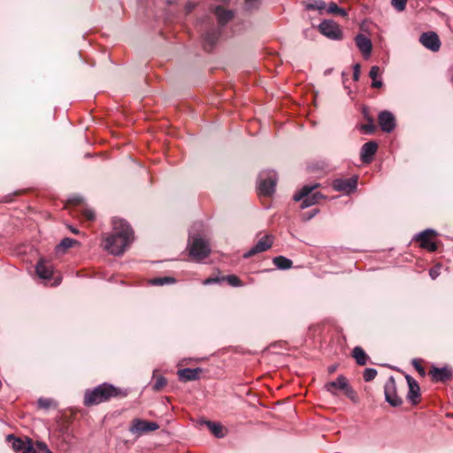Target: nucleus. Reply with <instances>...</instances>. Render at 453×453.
Returning a JSON list of instances; mask_svg holds the SVG:
<instances>
[{
    "mask_svg": "<svg viewBox=\"0 0 453 453\" xmlns=\"http://www.w3.org/2000/svg\"><path fill=\"white\" fill-rule=\"evenodd\" d=\"M134 240L130 226L121 219L112 220V233L104 239V248L111 255H122Z\"/></svg>",
    "mask_w": 453,
    "mask_h": 453,
    "instance_id": "f257e3e1",
    "label": "nucleus"
},
{
    "mask_svg": "<svg viewBox=\"0 0 453 453\" xmlns=\"http://www.w3.org/2000/svg\"><path fill=\"white\" fill-rule=\"evenodd\" d=\"M127 391L116 388L111 384L103 383L93 389H88L85 392L84 404L86 406L96 405L101 403L106 402L112 397H124Z\"/></svg>",
    "mask_w": 453,
    "mask_h": 453,
    "instance_id": "f03ea898",
    "label": "nucleus"
},
{
    "mask_svg": "<svg viewBox=\"0 0 453 453\" xmlns=\"http://www.w3.org/2000/svg\"><path fill=\"white\" fill-rule=\"evenodd\" d=\"M319 187V184L312 185H305L302 188V189L295 194L294 200L301 201V208L305 209L311 207L319 203V201L323 198V196L319 192L312 191Z\"/></svg>",
    "mask_w": 453,
    "mask_h": 453,
    "instance_id": "7ed1b4c3",
    "label": "nucleus"
},
{
    "mask_svg": "<svg viewBox=\"0 0 453 453\" xmlns=\"http://www.w3.org/2000/svg\"><path fill=\"white\" fill-rule=\"evenodd\" d=\"M324 388L332 395H338V392L342 391L352 401L356 398L353 388L350 387L347 378L343 375H339L335 380L326 383Z\"/></svg>",
    "mask_w": 453,
    "mask_h": 453,
    "instance_id": "20e7f679",
    "label": "nucleus"
},
{
    "mask_svg": "<svg viewBox=\"0 0 453 453\" xmlns=\"http://www.w3.org/2000/svg\"><path fill=\"white\" fill-rule=\"evenodd\" d=\"M188 250L190 257L196 261H201L211 253L208 242L200 236H194L189 240Z\"/></svg>",
    "mask_w": 453,
    "mask_h": 453,
    "instance_id": "39448f33",
    "label": "nucleus"
},
{
    "mask_svg": "<svg viewBox=\"0 0 453 453\" xmlns=\"http://www.w3.org/2000/svg\"><path fill=\"white\" fill-rule=\"evenodd\" d=\"M277 174L274 171H263L258 175L259 195L269 196L275 191Z\"/></svg>",
    "mask_w": 453,
    "mask_h": 453,
    "instance_id": "423d86ee",
    "label": "nucleus"
},
{
    "mask_svg": "<svg viewBox=\"0 0 453 453\" xmlns=\"http://www.w3.org/2000/svg\"><path fill=\"white\" fill-rule=\"evenodd\" d=\"M159 428V425L154 421H147L141 418H134L129 427V432L136 436L140 437L144 434L156 431Z\"/></svg>",
    "mask_w": 453,
    "mask_h": 453,
    "instance_id": "0eeeda50",
    "label": "nucleus"
},
{
    "mask_svg": "<svg viewBox=\"0 0 453 453\" xmlns=\"http://www.w3.org/2000/svg\"><path fill=\"white\" fill-rule=\"evenodd\" d=\"M437 235L435 230L428 228L415 235L414 240L419 242V246L422 249L429 251H435L437 250L436 243L433 241Z\"/></svg>",
    "mask_w": 453,
    "mask_h": 453,
    "instance_id": "6e6552de",
    "label": "nucleus"
},
{
    "mask_svg": "<svg viewBox=\"0 0 453 453\" xmlns=\"http://www.w3.org/2000/svg\"><path fill=\"white\" fill-rule=\"evenodd\" d=\"M386 401L393 407L400 406L403 403L402 398L396 393L395 378L390 376L384 385Z\"/></svg>",
    "mask_w": 453,
    "mask_h": 453,
    "instance_id": "1a4fd4ad",
    "label": "nucleus"
},
{
    "mask_svg": "<svg viewBox=\"0 0 453 453\" xmlns=\"http://www.w3.org/2000/svg\"><path fill=\"white\" fill-rule=\"evenodd\" d=\"M319 32L333 40H338L342 38V31L340 27L332 20H324L319 26Z\"/></svg>",
    "mask_w": 453,
    "mask_h": 453,
    "instance_id": "9d476101",
    "label": "nucleus"
},
{
    "mask_svg": "<svg viewBox=\"0 0 453 453\" xmlns=\"http://www.w3.org/2000/svg\"><path fill=\"white\" fill-rule=\"evenodd\" d=\"M273 243V236L266 234L262 237L250 250L243 254L244 258H249L256 254L264 252L269 250Z\"/></svg>",
    "mask_w": 453,
    "mask_h": 453,
    "instance_id": "9b49d317",
    "label": "nucleus"
},
{
    "mask_svg": "<svg viewBox=\"0 0 453 453\" xmlns=\"http://www.w3.org/2000/svg\"><path fill=\"white\" fill-rule=\"evenodd\" d=\"M7 440L12 442V447L15 452L18 453H36L33 447L32 441L27 439L23 441L16 438L14 435H8Z\"/></svg>",
    "mask_w": 453,
    "mask_h": 453,
    "instance_id": "f8f14e48",
    "label": "nucleus"
},
{
    "mask_svg": "<svg viewBox=\"0 0 453 453\" xmlns=\"http://www.w3.org/2000/svg\"><path fill=\"white\" fill-rule=\"evenodd\" d=\"M332 185L334 190L349 194L356 190L357 185V178H339L334 180Z\"/></svg>",
    "mask_w": 453,
    "mask_h": 453,
    "instance_id": "ddd939ff",
    "label": "nucleus"
},
{
    "mask_svg": "<svg viewBox=\"0 0 453 453\" xmlns=\"http://www.w3.org/2000/svg\"><path fill=\"white\" fill-rule=\"evenodd\" d=\"M419 42L426 49L436 52L440 50L441 41L434 32L423 33L419 37Z\"/></svg>",
    "mask_w": 453,
    "mask_h": 453,
    "instance_id": "4468645a",
    "label": "nucleus"
},
{
    "mask_svg": "<svg viewBox=\"0 0 453 453\" xmlns=\"http://www.w3.org/2000/svg\"><path fill=\"white\" fill-rule=\"evenodd\" d=\"M379 124L382 131L386 133L392 132L395 127V119L394 115L388 111H383L379 114Z\"/></svg>",
    "mask_w": 453,
    "mask_h": 453,
    "instance_id": "2eb2a0df",
    "label": "nucleus"
},
{
    "mask_svg": "<svg viewBox=\"0 0 453 453\" xmlns=\"http://www.w3.org/2000/svg\"><path fill=\"white\" fill-rule=\"evenodd\" d=\"M355 41H356V44H357V48L363 54L364 58H366L370 57L372 48L371 40L365 35L358 34L356 36Z\"/></svg>",
    "mask_w": 453,
    "mask_h": 453,
    "instance_id": "dca6fc26",
    "label": "nucleus"
},
{
    "mask_svg": "<svg viewBox=\"0 0 453 453\" xmlns=\"http://www.w3.org/2000/svg\"><path fill=\"white\" fill-rule=\"evenodd\" d=\"M378 149V144L373 142H365L360 152L361 160L364 163H370L372 159V157L375 155Z\"/></svg>",
    "mask_w": 453,
    "mask_h": 453,
    "instance_id": "f3484780",
    "label": "nucleus"
},
{
    "mask_svg": "<svg viewBox=\"0 0 453 453\" xmlns=\"http://www.w3.org/2000/svg\"><path fill=\"white\" fill-rule=\"evenodd\" d=\"M35 272L41 279L48 280L53 274V266L49 261L41 259L36 265Z\"/></svg>",
    "mask_w": 453,
    "mask_h": 453,
    "instance_id": "a211bd4d",
    "label": "nucleus"
},
{
    "mask_svg": "<svg viewBox=\"0 0 453 453\" xmlns=\"http://www.w3.org/2000/svg\"><path fill=\"white\" fill-rule=\"evenodd\" d=\"M212 12L217 18L218 23L222 27L228 23L234 15L233 11L226 10L221 6H216Z\"/></svg>",
    "mask_w": 453,
    "mask_h": 453,
    "instance_id": "6ab92c4d",
    "label": "nucleus"
},
{
    "mask_svg": "<svg viewBox=\"0 0 453 453\" xmlns=\"http://www.w3.org/2000/svg\"><path fill=\"white\" fill-rule=\"evenodd\" d=\"M201 372L200 368H184L178 371V376L181 381L187 382L197 380Z\"/></svg>",
    "mask_w": 453,
    "mask_h": 453,
    "instance_id": "aec40b11",
    "label": "nucleus"
},
{
    "mask_svg": "<svg viewBox=\"0 0 453 453\" xmlns=\"http://www.w3.org/2000/svg\"><path fill=\"white\" fill-rule=\"evenodd\" d=\"M405 378L407 380L409 386V392L407 397L412 403H416L417 399L419 397V386L418 382L410 375H406Z\"/></svg>",
    "mask_w": 453,
    "mask_h": 453,
    "instance_id": "412c9836",
    "label": "nucleus"
},
{
    "mask_svg": "<svg viewBox=\"0 0 453 453\" xmlns=\"http://www.w3.org/2000/svg\"><path fill=\"white\" fill-rule=\"evenodd\" d=\"M430 374L434 381L443 382L450 379L451 371L447 367H433V369L430 371Z\"/></svg>",
    "mask_w": 453,
    "mask_h": 453,
    "instance_id": "4be33fe9",
    "label": "nucleus"
},
{
    "mask_svg": "<svg viewBox=\"0 0 453 453\" xmlns=\"http://www.w3.org/2000/svg\"><path fill=\"white\" fill-rule=\"evenodd\" d=\"M219 33L217 31H211L203 36V48L205 50L210 51L218 41Z\"/></svg>",
    "mask_w": 453,
    "mask_h": 453,
    "instance_id": "5701e85b",
    "label": "nucleus"
},
{
    "mask_svg": "<svg viewBox=\"0 0 453 453\" xmlns=\"http://www.w3.org/2000/svg\"><path fill=\"white\" fill-rule=\"evenodd\" d=\"M352 357L355 358L356 362L359 365H366L369 357L366 355V353L364 351V349L357 346L352 350Z\"/></svg>",
    "mask_w": 453,
    "mask_h": 453,
    "instance_id": "b1692460",
    "label": "nucleus"
},
{
    "mask_svg": "<svg viewBox=\"0 0 453 453\" xmlns=\"http://www.w3.org/2000/svg\"><path fill=\"white\" fill-rule=\"evenodd\" d=\"M380 74V67L377 65L372 66L369 72V77L372 79V87L374 88H380L382 87L383 82L381 80H378V77Z\"/></svg>",
    "mask_w": 453,
    "mask_h": 453,
    "instance_id": "393cba45",
    "label": "nucleus"
},
{
    "mask_svg": "<svg viewBox=\"0 0 453 453\" xmlns=\"http://www.w3.org/2000/svg\"><path fill=\"white\" fill-rule=\"evenodd\" d=\"M273 263L278 269L280 270L290 269L293 265V262L289 258H287L283 256L275 257L273 259Z\"/></svg>",
    "mask_w": 453,
    "mask_h": 453,
    "instance_id": "a878e982",
    "label": "nucleus"
},
{
    "mask_svg": "<svg viewBox=\"0 0 453 453\" xmlns=\"http://www.w3.org/2000/svg\"><path fill=\"white\" fill-rule=\"evenodd\" d=\"M204 424L217 438H222L225 436V434L223 432V426L220 423L204 421Z\"/></svg>",
    "mask_w": 453,
    "mask_h": 453,
    "instance_id": "bb28decb",
    "label": "nucleus"
},
{
    "mask_svg": "<svg viewBox=\"0 0 453 453\" xmlns=\"http://www.w3.org/2000/svg\"><path fill=\"white\" fill-rule=\"evenodd\" d=\"M327 13L341 15L342 17L347 16L346 10L340 8L335 3H330L326 9Z\"/></svg>",
    "mask_w": 453,
    "mask_h": 453,
    "instance_id": "cd10ccee",
    "label": "nucleus"
},
{
    "mask_svg": "<svg viewBox=\"0 0 453 453\" xmlns=\"http://www.w3.org/2000/svg\"><path fill=\"white\" fill-rule=\"evenodd\" d=\"M176 280L173 277H159L155 278L150 280V284L155 286H163L166 284H172L174 283Z\"/></svg>",
    "mask_w": 453,
    "mask_h": 453,
    "instance_id": "c85d7f7f",
    "label": "nucleus"
},
{
    "mask_svg": "<svg viewBox=\"0 0 453 453\" xmlns=\"http://www.w3.org/2000/svg\"><path fill=\"white\" fill-rule=\"evenodd\" d=\"M78 243L77 241H75L74 239H72V238H64L61 242L58 245L57 249L58 250H66L68 248H71L73 247L74 244Z\"/></svg>",
    "mask_w": 453,
    "mask_h": 453,
    "instance_id": "c756f323",
    "label": "nucleus"
},
{
    "mask_svg": "<svg viewBox=\"0 0 453 453\" xmlns=\"http://www.w3.org/2000/svg\"><path fill=\"white\" fill-rule=\"evenodd\" d=\"M80 211L84 216V218H86L88 220L92 221L96 219L95 211H93V209H91L89 207L82 206L81 208Z\"/></svg>",
    "mask_w": 453,
    "mask_h": 453,
    "instance_id": "7c9ffc66",
    "label": "nucleus"
},
{
    "mask_svg": "<svg viewBox=\"0 0 453 453\" xmlns=\"http://www.w3.org/2000/svg\"><path fill=\"white\" fill-rule=\"evenodd\" d=\"M221 280H226L227 283L233 287H241L242 285L240 279L235 275H227L222 278Z\"/></svg>",
    "mask_w": 453,
    "mask_h": 453,
    "instance_id": "2f4dec72",
    "label": "nucleus"
},
{
    "mask_svg": "<svg viewBox=\"0 0 453 453\" xmlns=\"http://www.w3.org/2000/svg\"><path fill=\"white\" fill-rule=\"evenodd\" d=\"M166 383H167V380L165 377L158 376L156 378L152 388L155 391H159L166 385Z\"/></svg>",
    "mask_w": 453,
    "mask_h": 453,
    "instance_id": "473e14b6",
    "label": "nucleus"
},
{
    "mask_svg": "<svg viewBox=\"0 0 453 453\" xmlns=\"http://www.w3.org/2000/svg\"><path fill=\"white\" fill-rule=\"evenodd\" d=\"M376 375H377V371L375 369L366 368L364 371L363 377L365 381H371L376 377Z\"/></svg>",
    "mask_w": 453,
    "mask_h": 453,
    "instance_id": "72a5a7b5",
    "label": "nucleus"
},
{
    "mask_svg": "<svg viewBox=\"0 0 453 453\" xmlns=\"http://www.w3.org/2000/svg\"><path fill=\"white\" fill-rule=\"evenodd\" d=\"M260 0H245V7L249 11L258 9Z\"/></svg>",
    "mask_w": 453,
    "mask_h": 453,
    "instance_id": "f704fd0d",
    "label": "nucleus"
},
{
    "mask_svg": "<svg viewBox=\"0 0 453 453\" xmlns=\"http://www.w3.org/2000/svg\"><path fill=\"white\" fill-rule=\"evenodd\" d=\"M406 2L407 0H392L391 4L395 8V10L402 12L406 7Z\"/></svg>",
    "mask_w": 453,
    "mask_h": 453,
    "instance_id": "c9c22d12",
    "label": "nucleus"
},
{
    "mask_svg": "<svg viewBox=\"0 0 453 453\" xmlns=\"http://www.w3.org/2000/svg\"><path fill=\"white\" fill-rule=\"evenodd\" d=\"M326 7L325 2L319 0L307 5L308 9L322 11Z\"/></svg>",
    "mask_w": 453,
    "mask_h": 453,
    "instance_id": "e433bc0d",
    "label": "nucleus"
},
{
    "mask_svg": "<svg viewBox=\"0 0 453 453\" xmlns=\"http://www.w3.org/2000/svg\"><path fill=\"white\" fill-rule=\"evenodd\" d=\"M52 403H53V401L51 399L40 398L38 400V406L42 409H49Z\"/></svg>",
    "mask_w": 453,
    "mask_h": 453,
    "instance_id": "4c0bfd02",
    "label": "nucleus"
},
{
    "mask_svg": "<svg viewBox=\"0 0 453 453\" xmlns=\"http://www.w3.org/2000/svg\"><path fill=\"white\" fill-rule=\"evenodd\" d=\"M362 130H364L366 134H372L375 130V126L372 120H370L368 124L362 125Z\"/></svg>",
    "mask_w": 453,
    "mask_h": 453,
    "instance_id": "58836bf2",
    "label": "nucleus"
},
{
    "mask_svg": "<svg viewBox=\"0 0 453 453\" xmlns=\"http://www.w3.org/2000/svg\"><path fill=\"white\" fill-rule=\"evenodd\" d=\"M412 365H413V366L415 367V369L418 372V373L420 375L423 376V375L426 374L425 369L420 365L418 360L413 359L412 360Z\"/></svg>",
    "mask_w": 453,
    "mask_h": 453,
    "instance_id": "ea45409f",
    "label": "nucleus"
},
{
    "mask_svg": "<svg viewBox=\"0 0 453 453\" xmlns=\"http://www.w3.org/2000/svg\"><path fill=\"white\" fill-rule=\"evenodd\" d=\"M359 76H360V65L359 64H356L353 66V79H354V81H358Z\"/></svg>",
    "mask_w": 453,
    "mask_h": 453,
    "instance_id": "a19ab883",
    "label": "nucleus"
},
{
    "mask_svg": "<svg viewBox=\"0 0 453 453\" xmlns=\"http://www.w3.org/2000/svg\"><path fill=\"white\" fill-rule=\"evenodd\" d=\"M220 280H221V279H219V278H208V279H205L203 281V285H211V284H213V283H218Z\"/></svg>",
    "mask_w": 453,
    "mask_h": 453,
    "instance_id": "79ce46f5",
    "label": "nucleus"
},
{
    "mask_svg": "<svg viewBox=\"0 0 453 453\" xmlns=\"http://www.w3.org/2000/svg\"><path fill=\"white\" fill-rule=\"evenodd\" d=\"M429 274L433 280L436 279L439 275V269L438 268L430 269Z\"/></svg>",
    "mask_w": 453,
    "mask_h": 453,
    "instance_id": "37998d69",
    "label": "nucleus"
},
{
    "mask_svg": "<svg viewBox=\"0 0 453 453\" xmlns=\"http://www.w3.org/2000/svg\"><path fill=\"white\" fill-rule=\"evenodd\" d=\"M70 202L78 204V203H80L81 202V198L75 197V198L70 199Z\"/></svg>",
    "mask_w": 453,
    "mask_h": 453,
    "instance_id": "c03bdc74",
    "label": "nucleus"
},
{
    "mask_svg": "<svg viewBox=\"0 0 453 453\" xmlns=\"http://www.w3.org/2000/svg\"><path fill=\"white\" fill-rule=\"evenodd\" d=\"M335 370H336V367H335V366H330V367L328 368V372H329L330 373H332V372H335Z\"/></svg>",
    "mask_w": 453,
    "mask_h": 453,
    "instance_id": "a18cd8bd",
    "label": "nucleus"
},
{
    "mask_svg": "<svg viewBox=\"0 0 453 453\" xmlns=\"http://www.w3.org/2000/svg\"><path fill=\"white\" fill-rule=\"evenodd\" d=\"M38 446H39V448H41V449H47L46 444H45V443H43V442H40V443H38Z\"/></svg>",
    "mask_w": 453,
    "mask_h": 453,
    "instance_id": "49530a36",
    "label": "nucleus"
},
{
    "mask_svg": "<svg viewBox=\"0 0 453 453\" xmlns=\"http://www.w3.org/2000/svg\"><path fill=\"white\" fill-rule=\"evenodd\" d=\"M318 212V210H314V211L307 217V219H311L316 213Z\"/></svg>",
    "mask_w": 453,
    "mask_h": 453,
    "instance_id": "de8ad7c7",
    "label": "nucleus"
},
{
    "mask_svg": "<svg viewBox=\"0 0 453 453\" xmlns=\"http://www.w3.org/2000/svg\"><path fill=\"white\" fill-rule=\"evenodd\" d=\"M70 230L72 231V233H73L75 234H77L79 233V231L76 228L72 227V226H70Z\"/></svg>",
    "mask_w": 453,
    "mask_h": 453,
    "instance_id": "09e8293b",
    "label": "nucleus"
},
{
    "mask_svg": "<svg viewBox=\"0 0 453 453\" xmlns=\"http://www.w3.org/2000/svg\"><path fill=\"white\" fill-rule=\"evenodd\" d=\"M187 8H188V12H190V11H191V9L193 8V5L188 4V5H187Z\"/></svg>",
    "mask_w": 453,
    "mask_h": 453,
    "instance_id": "8fccbe9b",
    "label": "nucleus"
}]
</instances>
